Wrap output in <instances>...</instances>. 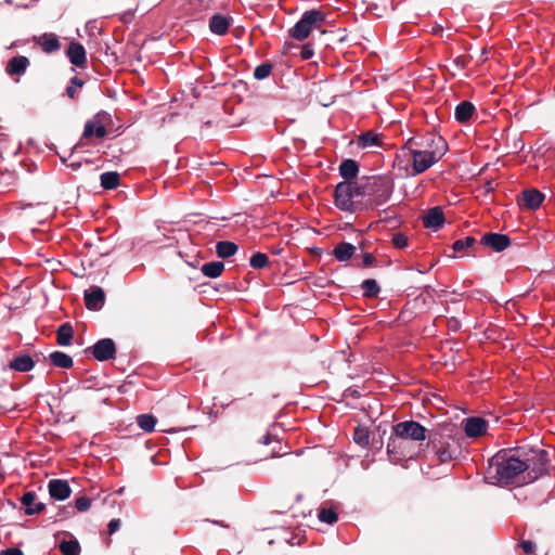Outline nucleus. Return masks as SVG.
Listing matches in <instances>:
<instances>
[{
    "label": "nucleus",
    "mask_w": 555,
    "mask_h": 555,
    "mask_svg": "<svg viewBox=\"0 0 555 555\" xmlns=\"http://www.w3.org/2000/svg\"><path fill=\"white\" fill-rule=\"evenodd\" d=\"M223 270L224 263L222 261L206 262L201 268L202 273L211 279L219 278Z\"/></svg>",
    "instance_id": "31"
},
{
    "label": "nucleus",
    "mask_w": 555,
    "mask_h": 555,
    "mask_svg": "<svg viewBox=\"0 0 555 555\" xmlns=\"http://www.w3.org/2000/svg\"><path fill=\"white\" fill-rule=\"evenodd\" d=\"M33 41L48 54L54 53L61 48V42L57 36L53 33H44L41 36H35Z\"/></svg>",
    "instance_id": "17"
},
{
    "label": "nucleus",
    "mask_w": 555,
    "mask_h": 555,
    "mask_svg": "<svg viewBox=\"0 0 555 555\" xmlns=\"http://www.w3.org/2000/svg\"><path fill=\"white\" fill-rule=\"evenodd\" d=\"M85 85V81L78 77H73L70 79V85L66 88V95L72 100L78 99V90L81 89Z\"/></svg>",
    "instance_id": "38"
},
{
    "label": "nucleus",
    "mask_w": 555,
    "mask_h": 555,
    "mask_svg": "<svg viewBox=\"0 0 555 555\" xmlns=\"http://www.w3.org/2000/svg\"><path fill=\"white\" fill-rule=\"evenodd\" d=\"M119 528H120V519H118V518L112 519L107 525L109 534L115 533Z\"/></svg>",
    "instance_id": "47"
},
{
    "label": "nucleus",
    "mask_w": 555,
    "mask_h": 555,
    "mask_svg": "<svg viewBox=\"0 0 555 555\" xmlns=\"http://www.w3.org/2000/svg\"><path fill=\"white\" fill-rule=\"evenodd\" d=\"M359 173V165L353 159H345L339 165V175L345 181H353Z\"/></svg>",
    "instance_id": "24"
},
{
    "label": "nucleus",
    "mask_w": 555,
    "mask_h": 555,
    "mask_svg": "<svg viewBox=\"0 0 555 555\" xmlns=\"http://www.w3.org/2000/svg\"><path fill=\"white\" fill-rule=\"evenodd\" d=\"M391 243L396 248H404L408 246V237L401 232H397L392 235Z\"/></svg>",
    "instance_id": "43"
},
{
    "label": "nucleus",
    "mask_w": 555,
    "mask_h": 555,
    "mask_svg": "<svg viewBox=\"0 0 555 555\" xmlns=\"http://www.w3.org/2000/svg\"><path fill=\"white\" fill-rule=\"evenodd\" d=\"M519 454L525 463L524 466H526L525 476L527 478V482H532L540 476L548 473L550 457L546 450H526L525 448H519Z\"/></svg>",
    "instance_id": "5"
},
{
    "label": "nucleus",
    "mask_w": 555,
    "mask_h": 555,
    "mask_svg": "<svg viewBox=\"0 0 555 555\" xmlns=\"http://www.w3.org/2000/svg\"><path fill=\"white\" fill-rule=\"evenodd\" d=\"M544 197V194L541 193L539 190L528 189L521 193L520 205L526 209L535 210L542 205Z\"/></svg>",
    "instance_id": "21"
},
{
    "label": "nucleus",
    "mask_w": 555,
    "mask_h": 555,
    "mask_svg": "<svg viewBox=\"0 0 555 555\" xmlns=\"http://www.w3.org/2000/svg\"><path fill=\"white\" fill-rule=\"evenodd\" d=\"M438 145L440 146V149H437L438 151L429 152L423 151L416 146H406V143L404 144L401 151L405 154L408 152L411 155L414 176L423 173L443 157V146L439 140Z\"/></svg>",
    "instance_id": "6"
},
{
    "label": "nucleus",
    "mask_w": 555,
    "mask_h": 555,
    "mask_svg": "<svg viewBox=\"0 0 555 555\" xmlns=\"http://www.w3.org/2000/svg\"><path fill=\"white\" fill-rule=\"evenodd\" d=\"M273 65L269 62L261 63L254 70V77L258 80L266 79L272 73Z\"/></svg>",
    "instance_id": "41"
},
{
    "label": "nucleus",
    "mask_w": 555,
    "mask_h": 555,
    "mask_svg": "<svg viewBox=\"0 0 555 555\" xmlns=\"http://www.w3.org/2000/svg\"><path fill=\"white\" fill-rule=\"evenodd\" d=\"M271 441H272V436H271L270 434H267V435L263 437L262 443H264V444H269Z\"/></svg>",
    "instance_id": "54"
},
{
    "label": "nucleus",
    "mask_w": 555,
    "mask_h": 555,
    "mask_svg": "<svg viewBox=\"0 0 555 555\" xmlns=\"http://www.w3.org/2000/svg\"><path fill=\"white\" fill-rule=\"evenodd\" d=\"M34 366L35 362L28 354L15 357L9 364V367L16 372H29Z\"/></svg>",
    "instance_id": "27"
},
{
    "label": "nucleus",
    "mask_w": 555,
    "mask_h": 555,
    "mask_svg": "<svg viewBox=\"0 0 555 555\" xmlns=\"http://www.w3.org/2000/svg\"><path fill=\"white\" fill-rule=\"evenodd\" d=\"M138 425L146 433H152L157 423L156 417L150 414H141L137 418Z\"/></svg>",
    "instance_id": "37"
},
{
    "label": "nucleus",
    "mask_w": 555,
    "mask_h": 555,
    "mask_svg": "<svg viewBox=\"0 0 555 555\" xmlns=\"http://www.w3.org/2000/svg\"><path fill=\"white\" fill-rule=\"evenodd\" d=\"M476 240L473 236H466L463 240H457L453 243L452 248L454 251H463L467 248H470L475 245Z\"/></svg>",
    "instance_id": "42"
},
{
    "label": "nucleus",
    "mask_w": 555,
    "mask_h": 555,
    "mask_svg": "<svg viewBox=\"0 0 555 555\" xmlns=\"http://www.w3.org/2000/svg\"><path fill=\"white\" fill-rule=\"evenodd\" d=\"M49 494L52 499L64 501L70 496L72 489L64 479H51L48 483Z\"/></svg>",
    "instance_id": "18"
},
{
    "label": "nucleus",
    "mask_w": 555,
    "mask_h": 555,
    "mask_svg": "<svg viewBox=\"0 0 555 555\" xmlns=\"http://www.w3.org/2000/svg\"><path fill=\"white\" fill-rule=\"evenodd\" d=\"M524 465L519 448L502 450L490 459L487 475L499 485L528 483Z\"/></svg>",
    "instance_id": "1"
},
{
    "label": "nucleus",
    "mask_w": 555,
    "mask_h": 555,
    "mask_svg": "<svg viewBox=\"0 0 555 555\" xmlns=\"http://www.w3.org/2000/svg\"><path fill=\"white\" fill-rule=\"evenodd\" d=\"M454 64L459 69H463L467 66L468 60L464 55H460L454 60Z\"/></svg>",
    "instance_id": "49"
},
{
    "label": "nucleus",
    "mask_w": 555,
    "mask_h": 555,
    "mask_svg": "<svg viewBox=\"0 0 555 555\" xmlns=\"http://www.w3.org/2000/svg\"><path fill=\"white\" fill-rule=\"evenodd\" d=\"M300 56L302 60H309L313 56V49L310 44H306L302 47Z\"/></svg>",
    "instance_id": "46"
},
{
    "label": "nucleus",
    "mask_w": 555,
    "mask_h": 555,
    "mask_svg": "<svg viewBox=\"0 0 555 555\" xmlns=\"http://www.w3.org/2000/svg\"><path fill=\"white\" fill-rule=\"evenodd\" d=\"M92 356L98 361H107L115 358L116 345L111 338H102L91 347Z\"/></svg>",
    "instance_id": "11"
},
{
    "label": "nucleus",
    "mask_w": 555,
    "mask_h": 555,
    "mask_svg": "<svg viewBox=\"0 0 555 555\" xmlns=\"http://www.w3.org/2000/svg\"><path fill=\"white\" fill-rule=\"evenodd\" d=\"M107 133L106 127L99 119V115L94 116L92 119L88 120L85 125V129L82 135L79 140V145H85V141L92 139L93 137L98 139H103Z\"/></svg>",
    "instance_id": "12"
},
{
    "label": "nucleus",
    "mask_w": 555,
    "mask_h": 555,
    "mask_svg": "<svg viewBox=\"0 0 555 555\" xmlns=\"http://www.w3.org/2000/svg\"><path fill=\"white\" fill-rule=\"evenodd\" d=\"M29 65L30 61L27 56L16 55L8 61L5 73L11 77L22 76L26 73Z\"/></svg>",
    "instance_id": "19"
},
{
    "label": "nucleus",
    "mask_w": 555,
    "mask_h": 555,
    "mask_svg": "<svg viewBox=\"0 0 555 555\" xmlns=\"http://www.w3.org/2000/svg\"><path fill=\"white\" fill-rule=\"evenodd\" d=\"M318 518L322 522L333 525L334 522L337 521L338 515H337L336 509H334V508L322 507L318 514Z\"/></svg>",
    "instance_id": "39"
},
{
    "label": "nucleus",
    "mask_w": 555,
    "mask_h": 555,
    "mask_svg": "<svg viewBox=\"0 0 555 555\" xmlns=\"http://www.w3.org/2000/svg\"><path fill=\"white\" fill-rule=\"evenodd\" d=\"M356 253V246L350 243L341 242L333 249V256L338 261H348L352 258Z\"/></svg>",
    "instance_id": "25"
},
{
    "label": "nucleus",
    "mask_w": 555,
    "mask_h": 555,
    "mask_svg": "<svg viewBox=\"0 0 555 555\" xmlns=\"http://www.w3.org/2000/svg\"><path fill=\"white\" fill-rule=\"evenodd\" d=\"M480 244L500 253L511 245V238L506 234L489 232L482 235Z\"/></svg>",
    "instance_id": "14"
},
{
    "label": "nucleus",
    "mask_w": 555,
    "mask_h": 555,
    "mask_svg": "<svg viewBox=\"0 0 555 555\" xmlns=\"http://www.w3.org/2000/svg\"><path fill=\"white\" fill-rule=\"evenodd\" d=\"M431 34L435 35V36H442L443 34V27L441 25H435L433 28H431Z\"/></svg>",
    "instance_id": "51"
},
{
    "label": "nucleus",
    "mask_w": 555,
    "mask_h": 555,
    "mask_svg": "<svg viewBox=\"0 0 555 555\" xmlns=\"http://www.w3.org/2000/svg\"><path fill=\"white\" fill-rule=\"evenodd\" d=\"M375 261H376V259L372 254L366 253L363 255V261H362L363 267H365V268L372 267L375 264Z\"/></svg>",
    "instance_id": "48"
},
{
    "label": "nucleus",
    "mask_w": 555,
    "mask_h": 555,
    "mask_svg": "<svg viewBox=\"0 0 555 555\" xmlns=\"http://www.w3.org/2000/svg\"><path fill=\"white\" fill-rule=\"evenodd\" d=\"M74 330L69 323H63L56 331V341L60 346H68L73 339Z\"/></svg>",
    "instance_id": "30"
},
{
    "label": "nucleus",
    "mask_w": 555,
    "mask_h": 555,
    "mask_svg": "<svg viewBox=\"0 0 555 555\" xmlns=\"http://www.w3.org/2000/svg\"><path fill=\"white\" fill-rule=\"evenodd\" d=\"M461 435H452L449 430L438 429L428 433V446L434 450L439 463L454 460L461 452Z\"/></svg>",
    "instance_id": "3"
},
{
    "label": "nucleus",
    "mask_w": 555,
    "mask_h": 555,
    "mask_svg": "<svg viewBox=\"0 0 555 555\" xmlns=\"http://www.w3.org/2000/svg\"><path fill=\"white\" fill-rule=\"evenodd\" d=\"M325 22V13L320 10L306 11L301 18L289 29L292 38L302 41L309 37L314 28H319Z\"/></svg>",
    "instance_id": "7"
},
{
    "label": "nucleus",
    "mask_w": 555,
    "mask_h": 555,
    "mask_svg": "<svg viewBox=\"0 0 555 555\" xmlns=\"http://www.w3.org/2000/svg\"><path fill=\"white\" fill-rule=\"evenodd\" d=\"M231 21V17L221 14H215L209 20V29L211 33L218 36H223L227 34Z\"/></svg>",
    "instance_id": "23"
},
{
    "label": "nucleus",
    "mask_w": 555,
    "mask_h": 555,
    "mask_svg": "<svg viewBox=\"0 0 555 555\" xmlns=\"http://www.w3.org/2000/svg\"><path fill=\"white\" fill-rule=\"evenodd\" d=\"M92 500L88 496H79L75 501L78 512H87L91 507Z\"/></svg>",
    "instance_id": "44"
},
{
    "label": "nucleus",
    "mask_w": 555,
    "mask_h": 555,
    "mask_svg": "<svg viewBox=\"0 0 555 555\" xmlns=\"http://www.w3.org/2000/svg\"><path fill=\"white\" fill-rule=\"evenodd\" d=\"M353 440L360 447H367L370 443L369 429L363 426H357L353 433Z\"/></svg>",
    "instance_id": "36"
},
{
    "label": "nucleus",
    "mask_w": 555,
    "mask_h": 555,
    "mask_svg": "<svg viewBox=\"0 0 555 555\" xmlns=\"http://www.w3.org/2000/svg\"><path fill=\"white\" fill-rule=\"evenodd\" d=\"M463 428L467 437L476 439L487 433L488 422L479 416H470L463 421Z\"/></svg>",
    "instance_id": "13"
},
{
    "label": "nucleus",
    "mask_w": 555,
    "mask_h": 555,
    "mask_svg": "<svg viewBox=\"0 0 555 555\" xmlns=\"http://www.w3.org/2000/svg\"><path fill=\"white\" fill-rule=\"evenodd\" d=\"M66 56L76 67L85 68L87 66V53L83 46L79 42L73 41L68 44Z\"/></svg>",
    "instance_id": "16"
},
{
    "label": "nucleus",
    "mask_w": 555,
    "mask_h": 555,
    "mask_svg": "<svg viewBox=\"0 0 555 555\" xmlns=\"http://www.w3.org/2000/svg\"><path fill=\"white\" fill-rule=\"evenodd\" d=\"M520 547L522 548V551L527 554H531L534 552L535 550V545L532 541H529V540H522L520 542Z\"/></svg>",
    "instance_id": "45"
},
{
    "label": "nucleus",
    "mask_w": 555,
    "mask_h": 555,
    "mask_svg": "<svg viewBox=\"0 0 555 555\" xmlns=\"http://www.w3.org/2000/svg\"><path fill=\"white\" fill-rule=\"evenodd\" d=\"M358 145L362 149L372 147V146H380L382 145V135L377 134L373 131H366L361 133L358 137Z\"/></svg>",
    "instance_id": "28"
},
{
    "label": "nucleus",
    "mask_w": 555,
    "mask_h": 555,
    "mask_svg": "<svg viewBox=\"0 0 555 555\" xmlns=\"http://www.w3.org/2000/svg\"><path fill=\"white\" fill-rule=\"evenodd\" d=\"M100 181L104 190H114L120 183V175L116 171H106L101 175Z\"/></svg>",
    "instance_id": "32"
},
{
    "label": "nucleus",
    "mask_w": 555,
    "mask_h": 555,
    "mask_svg": "<svg viewBox=\"0 0 555 555\" xmlns=\"http://www.w3.org/2000/svg\"><path fill=\"white\" fill-rule=\"evenodd\" d=\"M37 494L34 491H29L23 494L21 503L25 506L26 515H37L44 511L46 504L36 502Z\"/></svg>",
    "instance_id": "22"
},
{
    "label": "nucleus",
    "mask_w": 555,
    "mask_h": 555,
    "mask_svg": "<svg viewBox=\"0 0 555 555\" xmlns=\"http://www.w3.org/2000/svg\"><path fill=\"white\" fill-rule=\"evenodd\" d=\"M372 443H373V446H375L377 449H382V447H383V441H382V439L377 441L375 438H373Z\"/></svg>",
    "instance_id": "53"
},
{
    "label": "nucleus",
    "mask_w": 555,
    "mask_h": 555,
    "mask_svg": "<svg viewBox=\"0 0 555 555\" xmlns=\"http://www.w3.org/2000/svg\"><path fill=\"white\" fill-rule=\"evenodd\" d=\"M238 246L230 241H219L216 244V253L220 258H229L236 254Z\"/></svg>",
    "instance_id": "33"
},
{
    "label": "nucleus",
    "mask_w": 555,
    "mask_h": 555,
    "mask_svg": "<svg viewBox=\"0 0 555 555\" xmlns=\"http://www.w3.org/2000/svg\"><path fill=\"white\" fill-rule=\"evenodd\" d=\"M68 167L72 168L73 170H78L81 167V163L73 162L68 165Z\"/></svg>",
    "instance_id": "52"
},
{
    "label": "nucleus",
    "mask_w": 555,
    "mask_h": 555,
    "mask_svg": "<svg viewBox=\"0 0 555 555\" xmlns=\"http://www.w3.org/2000/svg\"><path fill=\"white\" fill-rule=\"evenodd\" d=\"M0 555H24V553L17 547H10L1 551Z\"/></svg>",
    "instance_id": "50"
},
{
    "label": "nucleus",
    "mask_w": 555,
    "mask_h": 555,
    "mask_svg": "<svg viewBox=\"0 0 555 555\" xmlns=\"http://www.w3.org/2000/svg\"><path fill=\"white\" fill-rule=\"evenodd\" d=\"M249 264L254 269H263L269 264V257L263 253L257 251L250 257Z\"/></svg>",
    "instance_id": "40"
},
{
    "label": "nucleus",
    "mask_w": 555,
    "mask_h": 555,
    "mask_svg": "<svg viewBox=\"0 0 555 555\" xmlns=\"http://www.w3.org/2000/svg\"><path fill=\"white\" fill-rule=\"evenodd\" d=\"M361 288L365 298H377L380 293V287L374 279H366L362 282Z\"/></svg>",
    "instance_id": "34"
},
{
    "label": "nucleus",
    "mask_w": 555,
    "mask_h": 555,
    "mask_svg": "<svg viewBox=\"0 0 555 555\" xmlns=\"http://www.w3.org/2000/svg\"><path fill=\"white\" fill-rule=\"evenodd\" d=\"M438 140L442 143L443 146V156L449 150L447 141L439 134L435 133H428L427 135L416 139V138H410L406 141V146H416L418 149H422L423 151H429V152H436L437 149L440 146L438 145Z\"/></svg>",
    "instance_id": "9"
},
{
    "label": "nucleus",
    "mask_w": 555,
    "mask_h": 555,
    "mask_svg": "<svg viewBox=\"0 0 555 555\" xmlns=\"http://www.w3.org/2000/svg\"><path fill=\"white\" fill-rule=\"evenodd\" d=\"M392 431L405 441H424L425 439H428L429 433L423 425L415 421L397 423L393 425Z\"/></svg>",
    "instance_id": "8"
},
{
    "label": "nucleus",
    "mask_w": 555,
    "mask_h": 555,
    "mask_svg": "<svg viewBox=\"0 0 555 555\" xmlns=\"http://www.w3.org/2000/svg\"><path fill=\"white\" fill-rule=\"evenodd\" d=\"M215 524H218V525H220L221 527H227L224 524H221V522H218V521H215Z\"/></svg>",
    "instance_id": "55"
},
{
    "label": "nucleus",
    "mask_w": 555,
    "mask_h": 555,
    "mask_svg": "<svg viewBox=\"0 0 555 555\" xmlns=\"http://www.w3.org/2000/svg\"><path fill=\"white\" fill-rule=\"evenodd\" d=\"M395 181L390 176L362 177L360 190L364 198V209L386 204L391 197Z\"/></svg>",
    "instance_id": "2"
},
{
    "label": "nucleus",
    "mask_w": 555,
    "mask_h": 555,
    "mask_svg": "<svg viewBox=\"0 0 555 555\" xmlns=\"http://www.w3.org/2000/svg\"><path fill=\"white\" fill-rule=\"evenodd\" d=\"M335 206L344 211L357 212L364 209V198L360 190V179L341 181L334 190Z\"/></svg>",
    "instance_id": "4"
},
{
    "label": "nucleus",
    "mask_w": 555,
    "mask_h": 555,
    "mask_svg": "<svg viewBox=\"0 0 555 555\" xmlns=\"http://www.w3.org/2000/svg\"><path fill=\"white\" fill-rule=\"evenodd\" d=\"M51 363L61 369H70L74 365V361L70 356L62 351H53L49 356Z\"/></svg>",
    "instance_id": "29"
},
{
    "label": "nucleus",
    "mask_w": 555,
    "mask_h": 555,
    "mask_svg": "<svg viewBox=\"0 0 555 555\" xmlns=\"http://www.w3.org/2000/svg\"><path fill=\"white\" fill-rule=\"evenodd\" d=\"M406 442L408 441L392 431L387 443V453L391 463L397 464L404 459L412 457V455L406 451Z\"/></svg>",
    "instance_id": "10"
},
{
    "label": "nucleus",
    "mask_w": 555,
    "mask_h": 555,
    "mask_svg": "<svg viewBox=\"0 0 555 555\" xmlns=\"http://www.w3.org/2000/svg\"><path fill=\"white\" fill-rule=\"evenodd\" d=\"M444 214L440 206L429 208L423 217L425 228L438 230L444 224Z\"/></svg>",
    "instance_id": "20"
},
{
    "label": "nucleus",
    "mask_w": 555,
    "mask_h": 555,
    "mask_svg": "<svg viewBox=\"0 0 555 555\" xmlns=\"http://www.w3.org/2000/svg\"><path fill=\"white\" fill-rule=\"evenodd\" d=\"M83 299L88 310L99 311L105 304V293L100 286H91L85 291Z\"/></svg>",
    "instance_id": "15"
},
{
    "label": "nucleus",
    "mask_w": 555,
    "mask_h": 555,
    "mask_svg": "<svg viewBox=\"0 0 555 555\" xmlns=\"http://www.w3.org/2000/svg\"><path fill=\"white\" fill-rule=\"evenodd\" d=\"M474 113H475L474 104L469 101H462L455 107L454 116L459 122L464 124L472 118Z\"/></svg>",
    "instance_id": "26"
},
{
    "label": "nucleus",
    "mask_w": 555,
    "mask_h": 555,
    "mask_svg": "<svg viewBox=\"0 0 555 555\" xmlns=\"http://www.w3.org/2000/svg\"><path fill=\"white\" fill-rule=\"evenodd\" d=\"M60 551L63 555H80L81 547L76 539L64 540L59 545Z\"/></svg>",
    "instance_id": "35"
}]
</instances>
